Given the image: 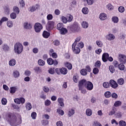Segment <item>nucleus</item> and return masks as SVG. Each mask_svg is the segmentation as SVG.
Masks as SVG:
<instances>
[{"label": "nucleus", "instance_id": "obj_1", "mask_svg": "<svg viewBox=\"0 0 126 126\" xmlns=\"http://www.w3.org/2000/svg\"><path fill=\"white\" fill-rule=\"evenodd\" d=\"M6 120L12 126H17L22 124V119L21 117L17 119L16 116L10 113H8L6 114Z\"/></svg>", "mask_w": 126, "mask_h": 126}, {"label": "nucleus", "instance_id": "obj_2", "mask_svg": "<svg viewBox=\"0 0 126 126\" xmlns=\"http://www.w3.org/2000/svg\"><path fill=\"white\" fill-rule=\"evenodd\" d=\"M23 45L20 42H17L14 45V52L17 55H20L23 52Z\"/></svg>", "mask_w": 126, "mask_h": 126}, {"label": "nucleus", "instance_id": "obj_3", "mask_svg": "<svg viewBox=\"0 0 126 126\" xmlns=\"http://www.w3.org/2000/svg\"><path fill=\"white\" fill-rule=\"evenodd\" d=\"M86 80H82L79 82V89L81 91V93L85 94L86 93V90L84 89V87L86 85Z\"/></svg>", "mask_w": 126, "mask_h": 126}, {"label": "nucleus", "instance_id": "obj_4", "mask_svg": "<svg viewBox=\"0 0 126 126\" xmlns=\"http://www.w3.org/2000/svg\"><path fill=\"white\" fill-rule=\"evenodd\" d=\"M70 30L72 32H79L81 31V29L79 24L77 22H75L70 26Z\"/></svg>", "mask_w": 126, "mask_h": 126}, {"label": "nucleus", "instance_id": "obj_5", "mask_svg": "<svg viewBox=\"0 0 126 126\" xmlns=\"http://www.w3.org/2000/svg\"><path fill=\"white\" fill-rule=\"evenodd\" d=\"M14 101L16 104H17L18 105H20V104L23 105V104L25 103V98H24V97L15 98L14 99Z\"/></svg>", "mask_w": 126, "mask_h": 126}, {"label": "nucleus", "instance_id": "obj_6", "mask_svg": "<svg viewBox=\"0 0 126 126\" xmlns=\"http://www.w3.org/2000/svg\"><path fill=\"white\" fill-rule=\"evenodd\" d=\"M72 49L74 54L76 55H78L80 53V48L77 46V44H72Z\"/></svg>", "mask_w": 126, "mask_h": 126}, {"label": "nucleus", "instance_id": "obj_7", "mask_svg": "<svg viewBox=\"0 0 126 126\" xmlns=\"http://www.w3.org/2000/svg\"><path fill=\"white\" fill-rule=\"evenodd\" d=\"M118 60L121 63H126V56L124 54H119Z\"/></svg>", "mask_w": 126, "mask_h": 126}, {"label": "nucleus", "instance_id": "obj_8", "mask_svg": "<svg viewBox=\"0 0 126 126\" xmlns=\"http://www.w3.org/2000/svg\"><path fill=\"white\" fill-rule=\"evenodd\" d=\"M42 29H43V26H42V25H41V24L39 23H36L35 24L34 30L35 32H36V33H39V32H40Z\"/></svg>", "mask_w": 126, "mask_h": 126}, {"label": "nucleus", "instance_id": "obj_9", "mask_svg": "<svg viewBox=\"0 0 126 126\" xmlns=\"http://www.w3.org/2000/svg\"><path fill=\"white\" fill-rule=\"evenodd\" d=\"M86 88H87V90H89L91 91L93 89V84L90 81H87L85 85Z\"/></svg>", "mask_w": 126, "mask_h": 126}, {"label": "nucleus", "instance_id": "obj_10", "mask_svg": "<svg viewBox=\"0 0 126 126\" xmlns=\"http://www.w3.org/2000/svg\"><path fill=\"white\" fill-rule=\"evenodd\" d=\"M54 28V22L49 21L46 25V30L47 31H50Z\"/></svg>", "mask_w": 126, "mask_h": 126}, {"label": "nucleus", "instance_id": "obj_11", "mask_svg": "<svg viewBox=\"0 0 126 126\" xmlns=\"http://www.w3.org/2000/svg\"><path fill=\"white\" fill-rule=\"evenodd\" d=\"M109 84H110L111 87L114 88V89H116V88H117L118 86H119L118 83L114 80H111L109 82Z\"/></svg>", "mask_w": 126, "mask_h": 126}, {"label": "nucleus", "instance_id": "obj_12", "mask_svg": "<svg viewBox=\"0 0 126 126\" xmlns=\"http://www.w3.org/2000/svg\"><path fill=\"white\" fill-rule=\"evenodd\" d=\"M115 38V35L112 33H108L105 36V39L108 41H113Z\"/></svg>", "mask_w": 126, "mask_h": 126}, {"label": "nucleus", "instance_id": "obj_13", "mask_svg": "<svg viewBox=\"0 0 126 126\" xmlns=\"http://www.w3.org/2000/svg\"><path fill=\"white\" fill-rule=\"evenodd\" d=\"M99 18L100 20L102 21H104V20H106L107 19V14L105 13H101L99 15Z\"/></svg>", "mask_w": 126, "mask_h": 126}, {"label": "nucleus", "instance_id": "obj_14", "mask_svg": "<svg viewBox=\"0 0 126 126\" xmlns=\"http://www.w3.org/2000/svg\"><path fill=\"white\" fill-rule=\"evenodd\" d=\"M109 57V54L104 53L102 56V60L104 63H106L108 61V59Z\"/></svg>", "mask_w": 126, "mask_h": 126}, {"label": "nucleus", "instance_id": "obj_15", "mask_svg": "<svg viewBox=\"0 0 126 126\" xmlns=\"http://www.w3.org/2000/svg\"><path fill=\"white\" fill-rule=\"evenodd\" d=\"M2 49L4 52H8L9 50H10V48L8 45L6 44H4L1 46Z\"/></svg>", "mask_w": 126, "mask_h": 126}, {"label": "nucleus", "instance_id": "obj_16", "mask_svg": "<svg viewBox=\"0 0 126 126\" xmlns=\"http://www.w3.org/2000/svg\"><path fill=\"white\" fill-rule=\"evenodd\" d=\"M81 26L84 29H87L89 26V24L86 21H83L81 23Z\"/></svg>", "mask_w": 126, "mask_h": 126}, {"label": "nucleus", "instance_id": "obj_17", "mask_svg": "<svg viewBox=\"0 0 126 126\" xmlns=\"http://www.w3.org/2000/svg\"><path fill=\"white\" fill-rule=\"evenodd\" d=\"M38 8H39V5H36L35 6L30 7L29 10L30 12H34V11L36 9H38Z\"/></svg>", "mask_w": 126, "mask_h": 126}, {"label": "nucleus", "instance_id": "obj_18", "mask_svg": "<svg viewBox=\"0 0 126 126\" xmlns=\"http://www.w3.org/2000/svg\"><path fill=\"white\" fill-rule=\"evenodd\" d=\"M75 114V110L73 109H70L68 111V117H72Z\"/></svg>", "mask_w": 126, "mask_h": 126}, {"label": "nucleus", "instance_id": "obj_19", "mask_svg": "<svg viewBox=\"0 0 126 126\" xmlns=\"http://www.w3.org/2000/svg\"><path fill=\"white\" fill-rule=\"evenodd\" d=\"M13 76L14 78H18L20 76V73L18 70H14L13 72Z\"/></svg>", "mask_w": 126, "mask_h": 126}, {"label": "nucleus", "instance_id": "obj_20", "mask_svg": "<svg viewBox=\"0 0 126 126\" xmlns=\"http://www.w3.org/2000/svg\"><path fill=\"white\" fill-rule=\"evenodd\" d=\"M16 64V60L15 59H11L9 61V65L10 66H14Z\"/></svg>", "mask_w": 126, "mask_h": 126}, {"label": "nucleus", "instance_id": "obj_21", "mask_svg": "<svg viewBox=\"0 0 126 126\" xmlns=\"http://www.w3.org/2000/svg\"><path fill=\"white\" fill-rule=\"evenodd\" d=\"M50 32L44 31L42 33V35L43 38H45V39H48V38H49V37H50Z\"/></svg>", "mask_w": 126, "mask_h": 126}, {"label": "nucleus", "instance_id": "obj_22", "mask_svg": "<svg viewBox=\"0 0 126 126\" xmlns=\"http://www.w3.org/2000/svg\"><path fill=\"white\" fill-rule=\"evenodd\" d=\"M58 102L59 103L61 107H63L64 106V103H63V98L62 97H59L58 99Z\"/></svg>", "mask_w": 126, "mask_h": 126}, {"label": "nucleus", "instance_id": "obj_23", "mask_svg": "<svg viewBox=\"0 0 126 126\" xmlns=\"http://www.w3.org/2000/svg\"><path fill=\"white\" fill-rule=\"evenodd\" d=\"M24 27L25 29H31L32 26H31V24L26 22L24 24Z\"/></svg>", "mask_w": 126, "mask_h": 126}, {"label": "nucleus", "instance_id": "obj_24", "mask_svg": "<svg viewBox=\"0 0 126 126\" xmlns=\"http://www.w3.org/2000/svg\"><path fill=\"white\" fill-rule=\"evenodd\" d=\"M92 110L90 109V108H88L86 110V115L88 116V117H90L92 116Z\"/></svg>", "mask_w": 126, "mask_h": 126}, {"label": "nucleus", "instance_id": "obj_25", "mask_svg": "<svg viewBox=\"0 0 126 126\" xmlns=\"http://www.w3.org/2000/svg\"><path fill=\"white\" fill-rule=\"evenodd\" d=\"M67 29L64 28L60 30V34L62 35H65L67 33Z\"/></svg>", "mask_w": 126, "mask_h": 126}, {"label": "nucleus", "instance_id": "obj_26", "mask_svg": "<svg viewBox=\"0 0 126 126\" xmlns=\"http://www.w3.org/2000/svg\"><path fill=\"white\" fill-rule=\"evenodd\" d=\"M82 12L83 14H88L89 13V9L87 7H85L82 8Z\"/></svg>", "mask_w": 126, "mask_h": 126}, {"label": "nucleus", "instance_id": "obj_27", "mask_svg": "<svg viewBox=\"0 0 126 126\" xmlns=\"http://www.w3.org/2000/svg\"><path fill=\"white\" fill-rule=\"evenodd\" d=\"M117 83L119 85H124L125 84V80L124 78H120L117 80Z\"/></svg>", "mask_w": 126, "mask_h": 126}, {"label": "nucleus", "instance_id": "obj_28", "mask_svg": "<svg viewBox=\"0 0 126 126\" xmlns=\"http://www.w3.org/2000/svg\"><path fill=\"white\" fill-rule=\"evenodd\" d=\"M64 65L68 68V69L71 70L72 69V65L71 63L66 62L64 63Z\"/></svg>", "mask_w": 126, "mask_h": 126}, {"label": "nucleus", "instance_id": "obj_29", "mask_svg": "<svg viewBox=\"0 0 126 126\" xmlns=\"http://www.w3.org/2000/svg\"><path fill=\"white\" fill-rule=\"evenodd\" d=\"M17 90V88L16 87H12L10 89V93L11 94H14L16 91Z\"/></svg>", "mask_w": 126, "mask_h": 126}, {"label": "nucleus", "instance_id": "obj_30", "mask_svg": "<svg viewBox=\"0 0 126 126\" xmlns=\"http://www.w3.org/2000/svg\"><path fill=\"white\" fill-rule=\"evenodd\" d=\"M73 80L74 82L77 83V82H78V80H79V76L78 75H74L73 77Z\"/></svg>", "mask_w": 126, "mask_h": 126}, {"label": "nucleus", "instance_id": "obj_31", "mask_svg": "<svg viewBox=\"0 0 126 126\" xmlns=\"http://www.w3.org/2000/svg\"><path fill=\"white\" fill-rule=\"evenodd\" d=\"M33 70H34L35 73H40L42 72V69L40 67H35L34 68Z\"/></svg>", "mask_w": 126, "mask_h": 126}, {"label": "nucleus", "instance_id": "obj_32", "mask_svg": "<svg viewBox=\"0 0 126 126\" xmlns=\"http://www.w3.org/2000/svg\"><path fill=\"white\" fill-rule=\"evenodd\" d=\"M106 8L109 10L110 11H112V10H113V9H114V6L113 5H112V4L111 3H108L107 5H106Z\"/></svg>", "mask_w": 126, "mask_h": 126}, {"label": "nucleus", "instance_id": "obj_33", "mask_svg": "<svg viewBox=\"0 0 126 126\" xmlns=\"http://www.w3.org/2000/svg\"><path fill=\"white\" fill-rule=\"evenodd\" d=\"M67 74V69L64 67L61 68V74H63V75H65V74Z\"/></svg>", "mask_w": 126, "mask_h": 126}, {"label": "nucleus", "instance_id": "obj_34", "mask_svg": "<svg viewBox=\"0 0 126 126\" xmlns=\"http://www.w3.org/2000/svg\"><path fill=\"white\" fill-rule=\"evenodd\" d=\"M125 10H126V9L125 8V7L123 6H120L118 7V11L120 12V13H124Z\"/></svg>", "mask_w": 126, "mask_h": 126}, {"label": "nucleus", "instance_id": "obj_35", "mask_svg": "<svg viewBox=\"0 0 126 126\" xmlns=\"http://www.w3.org/2000/svg\"><path fill=\"white\" fill-rule=\"evenodd\" d=\"M13 11L15 13H17V14H19V12H20V10L19 8L17 6H14L13 7Z\"/></svg>", "mask_w": 126, "mask_h": 126}, {"label": "nucleus", "instance_id": "obj_36", "mask_svg": "<svg viewBox=\"0 0 126 126\" xmlns=\"http://www.w3.org/2000/svg\"><path fill=\"white\" fill-rule=\"evenodd\" d=\"M95 44L99 48H101V47H103V42H102V41H101L100 40H96L95 42Z\"/></svg>", "mask_w": 126, "mask_h": 126}, {"label": "nucleus", "instance_id": "obj_37", "mask_svg": "<svg viewBox=\"0 0 126 126\" xmlns=\"http://www.w3.org/2000/svg\"><path fill=\"white\" fill-rule=\"evenodd\" d=\"M96 0H87V3L88 5H93Z\"/></svg>", "mask_w": 126, "mask_h": 126}, {"label": "nucleus", "instance_id": "obj_38", "mask_svg": "<svg viewBox=\"0 0 126 126\" xmlns=\"http://www.w3.org/2000/svg\"><path fill=\"white\" fill-rule=\"evenodd\" d=\"M26 109L28 111H30V110H31V109H32V104H31V103H27L26 104Z\"/></svg>", "mask_w": 126, "mask_h": 126}, {"label": "nucleus", "instance_id": "obj_39", "mask_svg": "<svg viewBox=\"0 0 126 126\" xmlns=\"http://www.w3.org/2000/svg\"><path fill=\"white\" fill-rule=\"evenodd\" d=\"M7 26L9 28H12L13 27V23L11 21H8L7 22Z\"/></svg>", "mask_w": 126, "mask_h": 126}, {"label": "nucleus", "instance_id": "obj_40", "mask_svg": "<svg viewBox=\"0 0 126 126\" xmlns=\"http://www.w3.org/2000/svg\"><path fill=\"white\" fill-rule=\"evenodd\" d=\"M38 63L40 66H44L45 65V61L42 60V59H39L38 61Z\"/></svg>", "mask_w": 126, "mask_h": 126}, {"label": "nucleus", "instance_id": "obj_41", "mask_svg": "<svg viewBox=\"0 0 126 126\" xmlns=\"http://www.w3.org/2000/svg\"><path fill=\"white\" fill-rule=\"evenodd\" d=\"M122 116H123V113H122V112L120 111L117 112L115 113V117L116 118H118V119H119L120 118H122Z\"/></svg>", "mask_w": 126, "mask_h": 126}, {"label": "nucleus", "instance_id": "obj_42", "mask_svg": "<svg viewBox=\"0 0 126 126\" xmlns=\"http://www.w3.org/2000/svg\"><path fill=\"white\" fill-rule=\"evenodd\" d=\"M77 46L80 48V49H83V48H84V43L83 42L81 41L77 44Z\"/></svg>", "mask_w": 126, "mask_h": 126}, {"label": "nucleus", "instance_id": "obj_43", "mask_svg": "<svg viewBox=\"0 0 126 126\" xmlns=\"http://www.w3.org/2000/svg\"><path fill=\"white\" fill-rule=\"evenodd\" d=\"M47 63L49 65H52L54 63V60L53 59H52V58L48 59L47 60Z\"/></svg>", "mask_w": 126, "mask_h": 126}, {"label": "nucleus", "instance_id": "obj_44", "mask_svg": "<svg viewBox=\"0 0 126 126\" xmlns=\"http://www.w3.org/2000/svg\"><path fill=\"white\" fill-rule=\"evenodd\" d=\"M112 21L114 23H118L119 22V18L118 17H113L112 18Z\"/></svg>", "mask_w": 126, "mask_h": 126}, {"label": "nucleus", "instance_id": "obj_45", "mask_svg": "<svg viewBox=\"0 0 126 126\" xmlns=\"http://www.w3.org/2000/svg\"><path fill=\"white\" fill-rule=\"evenodd\" d=\"M109 68L111 73H114V72H115V66H114V65H110Z\"/></svg>", "mask_w": 126, "mask_h": 126}, {"label": "nucleus", "instance_id": "obj_46", "mask_svg": "<svg viewBox=\"0 0 126 126\" xmlns=\"http://www.w3.org/2000/svg\"><path fill=\"white\" fill-rule=\"evenodd\" d=\"M2 105H5L7 104V99L6 98L3 97L1 100Z\"/></svg>", "mask_w": 126, "mask_h": 126}, {"label": "nucleus", "instance_id": "obj_47", "mask_svg": "<svg viewBox=\"0 0 126 126\" xmlns=\"http://www.w3.org/2000/svg\"><path fill=\"white\" fill-rule=\"evenodd\" d=\"M118 68L120 70H125V65H124V63H121L119 64L118 65Z\"/></svg>", "mask_w": 126, "mask_h": 126}, {"label": "nucleus", "instance_id": "obj_48", "mask_svg": "<svg viewBox=\"0 0 126 126\" xmlns=\"http://www.w3.org/2000/svg\"><path fill=\"white\" fill-rule=\"evenodd\" d=\"M57 112L59 115H61V116H63V115H64V112L61 109H58Z\"/></svg>", "mask_w": 126, "mask_h": 126}, {"label": "nucleus", "instance_id": "obj_49", "mask_svg": "<svg viewBox=\"0 0 126 126\" xmlns=\"http://www.w3.org/2000/svg\"><path fill=\"white\" fill-rule=\"evenodd\" d=\"M80 73L81 75H87V70L86 69H82L81 70Z\"/></svg>", "mask_w": 126, "mask_h": 126}, {"label": "nucleus", "instance_id": "obj_50", "mask_svg": "<svg viewBox=\"0 0 126 126\" xmlns=\"http://www.w3.org/2000/svg\"><path fill=\"white\" fill-rule=\"evenodd\" d=\"M104 96L106 98H110L112 96V94L109 91H107L105 93Z\"/></svg>", "mask_w": 126, "mask_h": 126}, {"label": "nucleus", "instance_id": "obj_51", "mask_svg": "<svg viewBox=\"0 0 126 126\" xmlns=\"http://www.w3.org/2000/svg\"><path fill=\"white\" fill-rule=\"evenodd\" d=\"M57 28L58 30L60 31L61 29H63V24L62 23H59L57 25Z\"/></svg>", "mask_w": 126, "mask_h": 126}, {"label": "nucleus", "instance_id": "obj_52", "mask_svg": "<svg viewBox=\"0 0 126 126\" xmlns=\"http://www.w3.org/2000/svg\"><path fill=\"white\" fill-rule=\"evenodd\" d=\"M81 40V37L79 36L77 37L75 40L74 42L72 44V45H77L78 42H79Z\"/></svg>", "mask_w": 126, "mask_h": 126}, {"label": "nucleus", "instance_id": "obj_53", "mask_svg": "<svg viewBox=\"0 0 126 126\" xmlns=\"http://www.w3.org/2000/svg\"><path fill=\"white\" fill-rule=\"evenodd\" d=\"M16 14L14 12H12L10 15V17L11 19H15L16 18Z\"/></svg>", "mask_w": 126, "mask_h": 126}, {"label": "nucleus", "instance_id": "obj_54", "mask_svg": "<svg viewBox=\"0 0 126 126\" xmlns=\"http://www.w3.org/2000/svg\"><path fill=\"white\" fill-rule=\"evenodd\" d=\"M61 20L63 22V23H64L65 24L67 23V21H68L67 19L66 18V17L64 16L62 17Z\"/></svg>", "mask_w": 126, "mask_h": 126}, {"label": "nucleus", "instance_id": "obj_55", "mask_svg": "<svg viewBox=\"0 0 126 126\" xmlns=\"http://www.w3.org/2000/svg\"><path fill=\"white\" fill-rule=\"evenodd\" d=\"M122 105V102L121 101H117L114 103V106L115 107H119Z\"/></svg>", "mask_w": 126, "mask_h": 126}, {"label": "nucleus", "instance_id": "obj_56", "mask_svg": "<svg viewBox=\"0 0 126 126\" xmlns=\"http://www.w3.org/2000/svg\"><path fill=\"white\" fill-rule=\"evenodd\" d=\"M94 66L98 68L100 67L101 66V62L99 61H96L95 63Z\"/></svg>", "mask_w": 126, "mask_h": 126}, {"label": "nucleus", "instance_id": "obj_57", "mask_svg": "<svg viewBox=\"0 0 126 126\" xmlns=\"http://www.w3.org/2000/svg\"><path fill=\"white\" fill-rule=\"evenodd\" d=\"M31 117L33 120H36V118L37 117V113L35 112H32L31 114Z\"/></svg>", "mask_w": 126, "mask_h": 126}, {"label": "nucleus", "instance_id": "obj_58", "mask_svg": "<svg viewBox=\"0 0 126 126\" xmlns=\"http://www.w3.org/2000/svg\"><path fill=\"white\" fill-rule=\"evenodd\" d=\"M93 72L94 74H98V73H99V69L96 67L94 68L93 69Z\"/></svg>", "mask_w": 126, "mask_h": 126}, {"label": "nucleus", "instance_id": "obj_59", "mask_svg": "<svg viewBox=\"0 0 126 126\" xmlns=\"http://www.w3.org/2000/svg\"><path fill=\"white\" fill-rule=\"evenodd\" d=\"M120 126H126V123L124 120H121L119 122Z\"/></svg>", "mask_w": 126, "mask_h": 126}, {"label": "nucleus", "instance_id": "obj_60", "mask_svg": "<svg viewBox=\"0 0 126 126\" xmlns=\"http://www.w3.org/2000/svg\"><path fill=\"white\" fill-rule=\"evenodd\" d=\"M20 5L22 7H24L25 6V2L23 0H20L19 1Z\"/></svg>", "mask_w": 126, "mask_h": 126}, {"label": "nucleus", "instance_id": "obj_61", "mask_svg": "<svg viewBox=\"0 0 126 126\" xmlns=\"http://www.w3.org/2000/svg\"><path fill=\"white\" fill-rule=\"evenodd\" d=\"M43 90L44 92H45V93H48V92H49V91H50V89H49V88H48V87H46V86H44L43 87Z\"/></svg>", "mask_w": 126, "mask_h": 126}, {"label": "nucleus", "instance_id": "obj_62", "mask_svg": "<svg viewBox=\"0 0 126 126\" xmlns=\"http://www.w3.org/2000/svg\"><path fill=\"white\" fill-rule=\"evenodd\" d=\"M51 101L49 99H47L44 102V104L45 106H50L51 105Z\"/></svg>", "mask_w": 126, "mask_h": 126}, {"label": "nucleus", "instance_id": "obj_63", "mask_svg": "<svg viewBox=\"0 0 126 126\" xmlns=\"http://www.w3.org/2000/svg\"><path fill=\"white\" fill-rule=\"evenodd\" d=\"M31 74V71L29 70H27L25 71V75H26V76H30Z\"/></svg>", "mask_w": 126, "mask_h": 126}, {"label": "nucleus", "instance_id": "obj_64", "mask_svg": "<svg viewBox=\"0 0 126 126\" xmlns=\"http://www.w3.org/2000/svg\"><path fill=\"white\" fill-rule=\"evenodd\" d=\"M54 13L55 15H60L61 14V11L59 9H55Z\"/></svg>", "mask_w": 126, "mask_h": 126}]
</instances>
